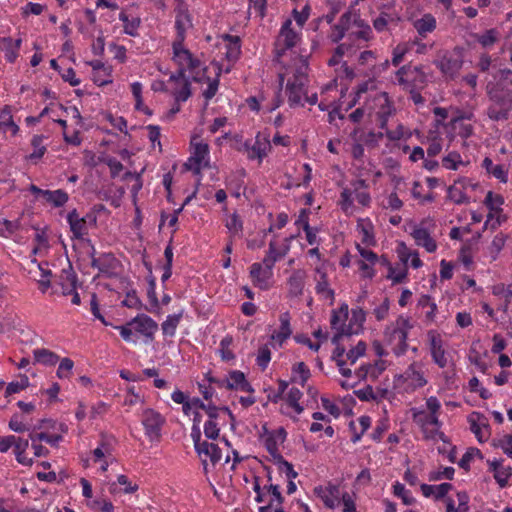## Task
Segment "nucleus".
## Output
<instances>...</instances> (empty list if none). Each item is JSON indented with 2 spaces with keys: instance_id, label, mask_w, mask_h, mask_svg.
Listing matches in <instances>:
<instances>
[{
  "instance_id": "obj_1",
  "label": "nucleus",
  "mask_w": 512,
  "mask_h": 512,
  "mask_svg": "<svg viewBox=\"0 0 512 512\" xmlns=\"http://www.w3.org/2000/svg\"><path fill=\"white\" fill-rule=\"evenodd\" d=\"M284 71L279 72V89L281 90L285 84V94L288 98V104L291 108L303 107V99L309 83V63L308 57L296 55L291 60V64L282 66Z\"/></svg>"
},
{
  "instance_id": "obj_2",
  "label": "nucleus",
  "mask_w": 512,
  "mask_h": 512,
  "mask_svg": "<svg viewBox=\"0 0 512 512\" xmlns=\"http://www.w3.org/2000/svg\"><path fill=\"white\" fill-rule=\"evenodd\" d=\"M361 100H368L371 114L375 113L379 122V128L386 129L389 118L395 114L396 109L388 93L378 91L377 81L374 78L362 81L356 86L354 97L348 103L347 110L360 104Z\"/></svg>"
},
{
  "instance_id": "obj_3",
  "label": "nucleus",
  "mask_w": 512,
  "mask_h": 512,
  "mask_svg": "<svg viewBox=\"0 0 512 512\" xmlns=\"http://www.w3.org/2000/svg\"><path fill=\"white\" fill-rule=\"evenodd\" d=\"M300 39V34L292 28V20L286 19L274 42V61L281 66L291 64L292 58L297 54L292 49Z\"/></svg>"
},
{
  "instance_id": "obj_4",
  "label": "nucleus",
  "mask_w": 512,
  "mask_h": 512,
  "mask_svg": "<svg viewBox=\"0 0 512 512\" xmlns=\"http://www.w3.org/2000/svg\"><path fill=\"white\" fill-rule=\"evenodd\" d=\"M337 25L347 33L345 42L357 45V47H362L371 39V27L351 11L343 13Z\"/></svg>"
},
{
  "instance_id": "obj_5",
  "label": "nucleus",
  "mask_w": 512,
  "mask_h": 512,
  "mask_svg": "<svg viewBox=\"0 0 512 512\" xmlns=\"http://www.w3.org/2000/svg\"><path fill=\"white\" fill-rule=\"evenodd\" d=\"M208 416L207 421L204 423L203 430L206 438L216 440L219 438L220 429L227 423V418L230 420V427L232 430L236 426V418L232 411L226 407L214 406L206 412Z\"/></svg>"
},
{
  "instance_id": "obj_6",
  "label": "nucleus",
  "mask_w": 512,
  "mask_h": 512,
  "mask_svg": "<svg viewBox=\"0 0 512 512\" xmlns=\"http://www.w3.org/2000/svg\"><path fill=\"white\" fill-rule=\"evenodd\" d=\"M413 327L409 317L399 315L395 322L387 328L389 341L394 344L393 353L396 356H403L408 351V336Z\"/></svg>"
},
{
  "instance_id": "obj_7",
  "label": "nucleus",
  "mask_w": 512,
  "mask_h": 512,
  "mask_svg": "<svg viewBox=\"0 0 512 512\" xmlns=\"http://www.w3.org/2000/svg\"><path fill=\"white\" fill-rule=\"evenodd\" d=\"M172 48V60L178 66L176 72L185 73L188 70L194 81H200L198 74L201 62L197 58L193 57L188 49L184 48L183 43L178 44V41H173Z\"/></svg>"
},
{
  "instance_id": "obj_8",
  "label": "nucleus",
  "mask_w": 512,
  "mask_h": 512,
  "mask_svg": "<svg viewBox=\"0 0 512 512\" xmlns=\"http://www.w3.org/2000/svg\"><path fill=\"white\" fill-rule=\"evenodd\" d=\"M190 145L191 155L183 166L185 170L200 175L201 170L209 164V146L197 136L191 139Z\"/></svg>"
},
{
  "instance_id": "obj_9",
  "label": "nucleus",
  "mask_w": 512,
  "mask_h": 512,
  "mask_svg": "<svg viewBox=\"0 0 512 512\" xmlns=\"http://www.w3.org/2000/svg\"><path fill=\"white\" fill-rule=\"evenodd\" d=\"M270 134L267 131L258 132L253 143L245 141L243 150L248 160H257L260 165L263 159L271 152Z\"/></svg>"
},
{
  "instance_id": "obj_10",
  "label": "nucleus",
  "mask_w": 512,
  "mask_h": 512,
  "mask_svg": "<svg viewBox=\"0 0 512 512\" xmlns=\"http://www.w3.org/2000/svg\"><path fill=\"white\" fill-rule=\"evenodd\" d=\"M486 93L512 102V70H499L494 81L487 83Z\"/></svg>"
},
{
  "instance_id": "obj_11",
  "label": "nucleus",
  "mask_w": 512,
  "mask_h": 512,
  "mask_svg": "<svg viewBox=\"0 0 512 512\" xmlns=\"http://www.w3.org/2000/svg\"><path fill=\"white\" fill-rule=\"evenodd\" d=\"M429 352L434 364L439 368H446L449 363V353L445 347V341L439 331L430 329L426 332Z\"/></svg>"
},
{
  "instance_id": "obj_12",
  "label": "nucleus",
  "mask_w": 512,
  "mask_h": 512,
  "mask_svg": "<svg viewBox=\"0 0 512 512\" xmlns=\"http://www.w3.org/2000/svg\"><path fill=\"white\" fill-rule=\"evenodd\" d=\"M169 92L176 102H185L191 95L190 82L185 73H171L166 84L162 81V91Z\"/></svg>"
},
{
  "instance_id": "obj_13",
  "label": "nucleus",
  "mask_w": 512,
  "mask_h": 512,
  "mask_svg": "<svg viewBox=\"0 0 512 512\" xmlns=\"http://www.w3.org/2000/svg\"><path fill=\"white\" fill-rule=\"evenodd\" d=\"M174 2L176 30V37L174 41H178L179 44L184 43V40L186 38V32L188 29L192 27V17L189 13L186 0H174Z\"/></svg>"
},
{
  "instance_id": "obj_14",
  "label": "nucleus",
  "mask_w": 512,
  "mask_h": 512,
  "mask_svg": "<svg viewBox=\"0 0 512 512\" xmlns=\"http://www.w3.org/2000/svg\"><path fill=\"white\" fill-rule=\"evenodd\" d=\"M273 268L271 264L262 261V263L255 262L250 266V278L254 286L261 290L269 289V280L273 275Z\"/></svg>"
},
{
  "instance_id": "obj_15",
  "label": "nucleus",
  "mask_w": 512,
  "mask_h": 512,
  "mask_svg": "<svg viewBox=\"0 0 512 512\" xmlns=\"http://www.w3.org/2000/svg\"><path fill=\"white\" fill-rule=\"evenodd\" d=\"M136 339L139 336L145 337V341H151L158 329V324L146 314H140L130 321Z\"/></svg>"
},
{
  "instance_id": "obj_16",
  "label": "nucleus",
  "mask_w": 512,
  "mask_h": 512,
  "mask_svg": "<svg viewBox=\"0 0 512 512\" xmlns=\"http://www.w3.org/2000/svg\"><path fill=\"white\" fill-rule=\"evenodd\" d=\"M487 96L490 101L486 110L489 119L493 121L507 120L512 110V102L492 95Z\"/></svg>"
},
{
  "instance_id": "obj_17",
  "label": "nucleus",
  "mask_w": 512,
  "mask_h": 512,
  "mask_svg": "<svg viewBox=\"0 0 512 512\" xmlns=\"http://www.w3.org/2000/svg\"><path fill=\"white\" fill-rule=\"evenodd\" d=\"M348 314L349 310L347 304H342L338 309L332 311L330 324L331 328L336 331V334L333 337L334 342L343 335L351 334L350 328L346 327Z\"/></svg>"
},
{
  "instance_id": "obj_18",
  "label": "nucleus",
  "mask_w": 512,
  "mask_h": 512,
  "mask_svg": "<svg viewBox=\"0 0 512 512\" xmlns=\"http://www.w3.org/2000/svg\"><path fill=\"white\" fill-rule=\"evenodd\" d=\"M471 180L459 178L447 190V197L457 205L470 203V197L465 193L467 187H473Z\"/></svg>"
},
{
  "instance_id": "obj_19",
  "label": "nucleus",
  "mask_w": 512,
  "mask_h": 512,
  "mask_svg": "<svg viewBox=\"0 0 512 512\" xmlns=\"http://www.w3.org/2000/svg\"><path fill=\"white\" fill-rule=\"evenodd\" d=\"M503 460H488L489 471L493 473V477L500 488L510 485L509 481L512 477V467L504 465Z\"/></svg>"
},
{
  "instance_id": "obj_20",
  "label": "nucleus",
  "mask_w": 512,
  "mask_h": 512,
  "mask_svg": "<svg viewBox=\"0 0 512 512\" xmlns=\"http://www.w3.org/2000/svg\"><path fill=\"white\" fill-rule=\"evenodd\" d=\"M396 78L400 85H403L407 88L410 87V83L413 81L418 80L421 83L426 81V75L420 66H402L396 72Z\"/></svg>"
},
{
  "instance_id": "obj_21",
  "label": "nucleus",
  "mask_w": 512,
  "mask_h": 512,
  "mask_svg": "<svg viewBox=\"0 0 512 512\" xmlns=\"http://www.w3.org/2000/svg\"><path fill=\"white\" fill-rule=\"evenodd\" d=\"M287 437V432L283 427H279L276 430L268 432L264 438V446L268 453L273 457V459H277L279 456H282L279 453V445L284 443Z\"/></svg>"
},
{
  "instance_id": "obj_22",
  "label": "nucleus",
  "mask_w": 512,
  "mask_h": 512,
  "mask_svg": "<svg viewBox=\"0 0 512 512\" xmlns=\"http://www.w3.org/2000/svg\"><path fill=\"white\" fill-rule=\"evenodd\" d=\"M423 224L424 222L416 225L411 232V236L417 246L423 247L428 253H433L437 250V243Z\"/></svg>"
},
{
  "instance_id": "obj_23",
  "label": "nucleus",
  "mask_w": 512,
  "mask_h": 512,
  "mask_svg": "<svg viewBox=\"0 0 512 512\" xmlns=\"http://www.w3.org/2000/svg\"><path fill=\"white\" fill-rule=\"evenodd\" d=\"M314 494L322 500L327 508H334L339 498V487L335 484L318 485L313 489Z\"/></svg>"
},
{
  "instance_id": "obj_24",
  "label": "nucleus",
  "mask_w": 512,
  "mask_h": 512,
  "mask_svg": "<svg viewBox=\"0 0 512 512\" xmlns=\"http://www.w3.org/2000/svg\"><path fill=\"white\" fill-rule=\"evenodd\" d=\"M142 423L150 440L153 441L160 438V415L157 412L152 409H146L143 412Z\"/></svg>"
},
{
  "instance_id": "obj_25",
  "label": "nucleus",
  "mask_w": 512,
  "mask_h": 512,
  "mask_svg": "<svg viewBox=\"0 0 512 512\" xmlns=\"http://www.w3.org/2000/svg\"><path fill=\"white\" fill-rule=\"evenodd\" d=\"M226 382V389L239 390L242 392L254 393V388L246 380L245 374L242 371L234 370L229 373Z\"/></svg>"
},
{
  "instance_id": "obj_26",
  "label": "nucleus",
  "mask_w": 512,
  "mask_h": 512,
  "mask_svg": "<svg viewBox=\"0 0 512 512\" xmlns=\"http://www.w3.org/2000/svg\"><path fill=\"white\" fill-rule=\"evenodd\" d=\"M290 320L291 317L287 311L279 315L280 326L271 335V340L275 341L279 346H282V344L292 335Z\"/></svg>"
},
{
  "instance_id": "obj_27",
  "label": "nucleus",
  "mask_w": 512,
  "mask_h": 512,
  "mask_svg": "<svg viewBox=\"0 0 512 512\" xmlns=\"http://www.w3.org/2000/svg\"><path fill=\"white\" fill-rule=\"evenodd\" d=\"M413 27L420 38L423 39L436 30L437 20L433 14L425 13L420 18L413 21Z\"/></svg>"
},
{
  "instance_id": "obj_28",
  "label": "nucleus",
  "mask_w": 512,
  "mask_h": 512,
  "mask_svg": "<svg viewBox=\"0 0 512 512\" xmlns=\"http://www.w3.org/2000/svg\"><path fill=\"white\" fill-rule=\"evenodd\" d=\"M289 251L288 244H282L273 239L269 243L268 250L264 257V262L274 266L275 263L284 258Z\"/></svg>"
},
{
  "instance_id": "obj_29",
  "label": "nucleus",
  "mask_w": 512,
  "mask_h": 512,
  "mask_svg": "<svg viewBox=\"0 0 512 512\" xmlns=\"http://www.w3.org/2000/svg\"><path fill=\"white\" fill-rule=\"evenodd\" d=\"M146 267L149 271V276H147V288L146 295L148 303L145 308L150 312H156L159 309V303L156 294V278L152 275L151 267L145 263Z\"/></svg>"
},
{
  "instance_id": "obj_30",
  "label": "nucleus",
  "mask_w": 512,
  "mask_h": 512,
  "mask_svg": "<svg viewBox=\"0 0 512 512\" xmlns=\"http://www.w3.org/2000/svg\"><path fill=\"white\" fill-rule=\"evenodd\" d=\"M305 277L306 273L301 269L292 272L287 281L288 291L291 296L298 297L303 294Z\"/></svg>"
},
{
  "instance_id": "obj_31",
  "label": "nucleus",
  "mask_w": 512,
  "mask_h": 512,
  "mask_svg": "<svg viewBox=\"0 0 512 512\" xmlns=\"http://www.w3.org/2000/svg\"><path fill=\"white\" fill-rule=\"evenodd\" d=\"M226 42V58L228 61L235 62L241 55V39L237 35L224 34L222 36Z\"/></svg>"
},
{
  "instance_id": "obj_32",
  "label": "nucleus",
  "mask_w": 512,
  "mask_h": 512,
  "mask_svg": "<svg viewBox=\"0 0 512 512\" xmlns=\"http://www.w3.org/2000/svg\"><path fill=\"white\" fill-rule=\"evenodd\" d=\"M482 168H484L488 174L492 175L501 183L508 182V169L505 167V165L494 164L491 158L485 157L482 161Z\"/></svg>"
},
{
  "instance_id": "obj_33",
  "label": "nucleus",
  "mask_w": 512,
  "mask_h": 512,
  "mask_svg": "<svg viewBox=\"0 0 512 512\" xmlns=\"http://www.w3.org/2000/svg\"><path fill=\"white\" fill-rule=\"evenodd\" d=\"M417 306L424 310V322L426 324H431L435 321L437 305L430 295H421L418 299Z\"/></svg>"
},
{
  "instance_id": "obj_34",
  "label": "nucleus",
  "mask_w": 512,
  "mask_h": 512,
  "mask_svg": "<svg viewBox=\"0 0 512 512\" xmlns=\"http://www.w3.org/2000/svg\"><path fill=\"white\" fill-rule=\"evenodd\" d=\"M403 377L409 381L414 389L422 388L427 384L423 372L418 369L417 364L411 363L405 370Z\"/></svg>"
},
{
  "instance_id": "obj_35",
  "label": "nucleus",
  "mask_w": 512,
  "mask_h": 512,
  "mask_svg": "<svg viewBox=\"0 0 512 512\" xmlns=\"http://www.w3.org/2000/svg\"><path fill=\"white\" fill-rule=\"evenodd\" d=\"M62 294L71 295L77 289L78 277L69 265V269H63L61 274Z\"/></svg>"
},
{
  "instance_id": "obj_36",
  "label": "nucleus",
  "mask_w": 512,
  "mask_h": 512,
  "mask_svg": "<svg viewBox=\"0 0 512 512\" xmlns=\"http://www.w3.org/2000/svg\"><path fill=\"white\" fill-rule=\"evenodd\" d=\"M385 368V363L380 360L373 365H361L358 369L355 370V374L360 380L366 379L368 376H370L372 379H376L385 370Z\"/></svg>"
},
{
  "instance_id": "obj_37",
  "label": "nucleus",
  "mask_w": 512,
  "mask_h": 512,
  "mask_svg": "<svg viewBox=\"0 0 512 512\" xmlns=\"http://www.w3.org/2000/svg\"><path fill=\"white\" fill-rule=\"evenodd\" d=\"M357 230L361 236L363 244L370 246L375 245L374 227L372 222L367 219H359L357 221Z\"/></svg>"
},
{
  "instance_id": "obj_38",
  "label": "nucleus",
  "mask_w": 512,
  "mask_h": 512,
  "mask_svg": "<svg viewBox=\"0 0 512 512\" xmlns=\"http://www.w3.org/2000/svg\"><path fill=\"white\" fill-rule=\"evenodd\" d=\"M353 189V197L362 206H369L371 202V196L367 191L368 185L365 180L358 179L351 183Z\"/></svg>"
},
{
  "instance_id": "obj_39",
  "label": "nucleus",
  "mask_w": 512,
  "mask_h": 512,
  "mask_svg": "<svg viewBox=\"0 0 512 512\" xmlns=\"http://www.w3.org/2000/svg\"><path fill=\"white\" fill-rule=\"evenodd\" d=\"M402 259V264H399L397 266H390L389 267V270H388V274H387V279H390L393 284H399V283H403L406 278H407V275H408V269H407V261H408V256L407 257H404L402 256L401 257Z\"/></svg>"
},
{
  "instance_id": "obj_40",
  "label": "nucleus",
  "mask_w": 512,
  "mask_h": 512,
  "mask_svg": "<svg viewBox=\"0 0 512 512\" xmlns=\"http://www.w3.org/2000/svg\"><path fill=\"white\" fill-rule=\"evenodd\" d=\"M359 48L360 47H357V45H354V44H351V43H348V42H344V43L339 44L336 47L334 54L328 60V65L329 66L338 65L341 62V59H342V57L344 55L351 56Z\"/></svg>"
},
{
  "instance_id": "obj_41",
  "label": "nucleus",
  "mask_w": 512,
  "mask_h": 512,
  "mask_svg": "<svg viewBox=\"0 0 512 512\" xmlns=\"http://www.w3.org/2000/svg\"><path fill=\"white\" fill-rule=\"evenodd\" d=\"M311 376L310 369L304 362L295 363L291 368V381L304 387Z\"/></svg>"
},
{
  "instance_id": "obj_42",
  "label": "nucleus",
  "mask_w": 512,
  "mask_h": 512,
  "mask_svg": "<svg viewBox=\"0 0 512 512\" xmlns=\"http://www.w3.org/2000/svg\"><path fill=\"white\" fill-rule=\"evenodd\" d=\"M118 260L111 253H104L100 255L99 273L107 277H111L116 273L118 267Z\"/></svg>"
},
{
  "instance_id": "obj_43",
  "label": "nucleus",
  "mask_w": 512,
  "mask_h": 512,
  "mask_svg": "<svg viewBox=\"0 0 512 512\" xmlns=\"http://www.w3.org/2000/svg\"><path fill=\"white\" fill-rule=\"evenodd\" d=\"M196 452L200 457L204 455L209 458L213 465L218 463L222 458V452L218 445L207 441H204V444H202L201 448Z\"/></svg>"
},
{
  "instance_id": "obj_44",
  "label": "nucleus",
  "mask_w": 512,
  "mask_h": 512,
  "mask_svg": "<svg viewBox=\"0 0 512 512\" xmlns=\"http://www.w3.org/2000/svg\"><path fill=\"white\" fill-rule=\"evenodd\" d=\"M33 355L35 362L46 366H54L59 361L56 353L45 348L35 349Z\"/></svg>"
},
{
  "instance_id": "obj_45",
  "label": "nucleus",
  "mask_w": 512,
  "mask_h": 512,
  "mask_svg": "<svg viewBox=\"0 0 512 512\" xmlns=\"http://www.w3.org/2000/svg\"><path fill=\"white\" fill-rule=\"evenodd\" d=\"M462 66V61L458 58H453L451 56H444L439 64L440 70L450 77H453L458 73Z\"/></svg>"
},
{
  "instance_id": "obj_46",
  "label": "nucleus",
  "mask_w": 512,
  "mask_h": 512,
  "mask_svg": "<svg viewBox=\"0 0 512 512\" xmlns=\"http://www.w3.org/2000/svg\"><path fill=\"white\" fill-rule=\"evenodd\" d=\"M413 420L422 428H425L427 426H434L436 428H439L441 426V422L439 420L438 415H434L431 413L427 414L424 411L414 412Z\"/></svg>"
},
{
  "instance_id": "obj_47",
  "label": "nucleus",
  "mask_w": 512,
  "mask_h": 512,
  "mask_svg": "<svg viewBox=\"0 0 512 512\" xmlns=\"http://www.w3.org/2000/svg\"><path fill=\"white\" fill-rule=\"evenodd\" d=\"M183 316V310L177 313L170 314L166 317V320L162 322V334L166 336H174L177 326Z\"/></svg>"
},
{
  "instance_id": "obj_48",
  "label": "nucleus",
  "mask_w": 512,
  "mask_h": 512,
  "mask_svg": "<svg viewBox=\"0 0 512 512\" xmlns=\"http://www.w3.org/2000/svg\"><path fill=\"white\" fill-rule=\"evenodd\" d=\"M44 199L48 203L52 204L54 207H62L69 200V196L62 189H58V190H54V191L46 190Z\"/></svg>"
},
{
  "instance_id": "obj_49",
  "label": "nucleus",
  "mask_w": 512,
  "mask_h": 512,
  "mask_svg": "<svg viewBox=\"0 0 512 512\" xmlns=\"http://www.w3.org/2000/svg\"><path fill=\"white\" fill-rule=\"evenodd\" d=\"M316 293L325 300H334V291L329 287L326 273H321L315 286Z\"/></svg>"
},
{
  "instance_id": "obj_50",
  "label": "nucleus",
  "mask_w": 512,
  "mask_h": 512,
  "mask_svg": "<svg viewBox=\"0 0 512 512\" xmlns=\"http://www.w3.org/2000/svg\"><path fill=\"white\" fill-rule=\"evenodd\" d=\"M46 137L44 135H34L31 140V146L34 148V151L27 156V159L32 161H37L41 159L45 152L46 146L43 144V141Z\"/></svg>"
},
{
  "instance_id": "obj_51",
  "label": "nucleus",
  "mask_w": 512,
  "mask_h": 512,
  "mask_svg": "<svg viewBox=\"0 0 512 512\" xmlns=\"http://www.w3.org/2000/svg\"><path fill=\"white\" fill-rule=\"evenodd\" d=\"M3 43L5 45V59L8 62L13 63L18 57V50L21 45V39H17L14 42L12 38L7 37L3 38Z\"/></svg>"
},
{
  "instance_id": "obj_52",
  "label": "nucleus",
  "mask_w": 512,
  "mask_h": 512,
  "mask_svg": "<svg viewBox=\"0 0 512 512\" xmlns=\"http://www.w3.org/2000/svg\"><path fill=\"white\" fill-rule=\"evenodd\" d=\"M303 393L300 389L296 387L290 388L287 393L286 401L290 407L294 409L297 414H301L304 408L299 404L300 399L302 398Z\"/></svg>"
},
{
  "instance_id": "obj_53",
  "label": "nucleus",
  "mask_w": 512,
  "mask_h": 512,
  "mask_svg": "<svg viewBox=\"0 0 512 512\" xmlns=\"http://www.w3.org/2000/svg\"><path fill=\"white\" fill-rule=\"evenodd\" d=\"M464 162L459 152L451 151L442 158V166L448 170H458Z\"/></svg>"
},
{
  "instance_id": "obj_54",
  "label": "nucleus",
  "mask_w": 512,
  "mask_h": 512,
  "mask_svg": "<svg viewBox=\"0 0 512 512\" xmlns=\"http://www.w3.org/2000/svg\"><path fill=\"white\" fill-rule=\"evenodd\" d=\"M393 493L396 497L401 498L405 505H412L416 502L411 492L400 482H396L393 485Z\"/></svg>"
},
{
  "instance_id": "obj_55",
  "label": "nucleus",
  "mask_w": 512,
  "mask_h": 512,
  "mask_svg": "<svg viewBox=\"0 0 512 512\" xmlns=\"http://www.w3.org/2000/svg\"><path fill=\"white\" fill-rule=\"evenodd\" d=\"M119 19L124 23V32L130 36L137 35V29L140 25L139 18H132L129 20L128 15L125 12H121L119 15Z\"/></svg>"
},
{
  "instance_id": "obj_56",
  "label": "nucleus",
  "mask_w": 512,
  "mask_h": 512,
  "mask_svg": "<svg viewBox=\"0 0 512 512\" xmlns=\"http://www.w3.org/2000/svg\"><path fill=\"white\" fill-rule=\"evenodd\" d=\"M271 361V350L268 345H262L257 351L256 364L264 371Z\"/></svg>"
},
{
  "instance_id": "obj_57",
  "label": "nucleus",
  "mask_w": 512,
  "mask_h": 512,
  "mask_svg": "<svg viewBox=\"0 0 512 512\" xmlns=\"http://www.w3.org/2000/svg\"><path fill=\"white\" fill-rule=\"evenodd\" d=\"M507 236L500 232L496 234L490 244L489 247V253L493 260H495L500 253V251L503 249L506 243Z\"/></svg>"
},
{
  "instance_id": "obj_58",
  "label": "nucleus",
  "mask_w": 512,
  "mask_h": 512,
  "mask_svg": "<svg viewBox=\"0 0 512 512\" xmlns=\"http://www.w3.org/2000/svg\"><path fill=\"white\" fill-rule=\"evenodd\" d=\"M363 103L359 104L360 106L357 107L353 112L350 113L349 119L353 123H360L365 116L371 115V108L369 107L368 100H362Z\"/></svg>"
},
{
  "instance_id": "obj_59",
  "label": "nucleus",
  "mask_w": 512,
  "mask_h": 512,
  "mask_svg": "<svg viewBox=\"0 0 512 512\" xmlns=\"http://www.w3.org/2000/svg\"><path fill=\"white\" fill-rule=\"evenodd\" d=\"M498 31L496 29L486 30L484 33L476 36V39L479 44H481L484 48L491 47L498 40Z\"/></svg>"
},
{
  "instance_id": "obj_60",
  "label": "nucleus",
  "mask_w": 512,
  "mask_h": 512,
  "mask_svg": "<svg viewBox=\"0 0 512 512\" xmlns=\"http://www.w3.org/2000/svg\"><path fill=\"white\" fill-rule=\"evenodd\" d=\"M366 352V344L365 342L363 341H360L358 342V344L351 348L347 353H346V360L347 363H349L350 365H354L356 363V361L362 357Z\"/></svg>"
},
{
  "instance_id": "obj_61",
  "label": "nucleus",
  "mask_w": 512,
  "mask_h": 512,
  "mask_svg": "<svg viewBox=\"0 0 512 512\" xmlns=\"http://www.w3.org/2000/svg\"><path fill=\"white\" fill-rule=\"evenodd\" d=\"M29 438L31 439L32 442L45 441L52 446H56L57 443L62 440V436L59 434L50 435L45 432H40V433L32 432L29 434Z\"/></svg>"
},
{
  "instance_id": "obj_62",
  "label": "nucleus",
  "mask_w": 512,
  "mask_h": 512,
  "mask_svg": "<svg viewBox=\"0 0 512 512\" xmlns=\"http://www.w3.org/2000/svg\"><path fill=\"white\" fill-rule=\"evenodd\" d=\"M276 463L279 464V470L281 473L285 474L287 479H295L298 476V473L294 470L293 465L285 460L283 456H279L275 459Z\"/></svg>"
},
{
  "instance_id": "obj_63",
  "label": "nucleus",
  "mask_w": 512,
  "mask_h": 512,
  "mask_svg": "<svg viewBox=\"0 0 512 512\" xmlns=\"http://www.w3.org/2000/svg\"><path fill=\"white\" fill-rule=\"evenodd\" d=\"M393 21L391 14L382 11L378 17L373 20V27L377 32H384L387 30L388 23Z\"/></svg>"
},
{
  "instance_id": "obj_64",
  "label": "nucleus",
  "mask_w": 512,
  "mask_h": 512,
  "mask_svg": "<svg viewBox=\"0 0 512 512\" xmlns=\"http://www.w3.org/2000/svg\"><path fill=\"white\" fill-rule=\"evenodd\" d=\"M455 469L453 467H444L437 471H432L429 474L430 481H439L442 479L452 480L454 477Z\"/></svg>"
}]
</instances>
